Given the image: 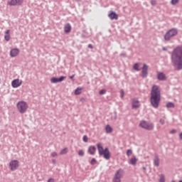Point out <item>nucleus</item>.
Wrapping results in <instances>:
<instances>
[{
	"label": "nucleus",
	"instance_id": "obj_25",
	"mask_svg": "<svg viewBox=\"0 0 182 182\" xmlns=\"http://www.w3.org/2000/svg\"><path fill=\"white\" fill-rule=\"evenodd\" d=\"M159 182H166V177L164 176V174L160 175Z\"/></svg>",
	"mask_w": 182,
	"mask_h": 182
},
{
	"label": "nucleus",
	"instance_id": "obj_2",
	"mask_svg": "<svg viewBox=\"0 0 182 182\" xmlns=\"http://www.w3.org/2000/svg\"><path fill=\"white\" fill-rule=\"evenodd\" d=\"M161 99V92L157 85H154L151 90L150 103L154 109H159L160 100Z\"/></svg>",
	"mask_w": 182,
	"mask_h": 182
},
{
	"label": "nucleus",
	"instance_id": "obj_15",
	"mask_svg": "<svg viewBox=\"0 0 182 182\" xmlns=\"http://www.w3.org/2000/svg\"><path fill=\"white\" fill-rule=\"evenodd\" d=\"M140 107V102L136 99L132 100V109H139Z\"/></svg>",
	"mask_w": 182,
	"mask_h": 182
},
{
	"label": "nucleus",
	"instance_id": "obj_34",
	"mask_svg": "<svg viewBox=\"0 0 182 182\" xmlns=\"http://www.w3.org/2000/svg\"><path fill=\"white\" fill-rule=\"evenodd\" d=\"M87 140H88L87 136L84 135V136H83V141H84L85 143H87Z\"/></svg>",
	"mask_w": 182,
	"mask_h": 182
},
{
	"label": "nucleus",
	"instance_id": "obj_31",
	"mask_svg": "<svg viewBox=\"0 0 182 182\" xmlns=\"http://www.w3.org/2000/svg\"><path fill=\"white\" fill-rule=\"evenodd\" d=\"M171 4L172 5H176V4H178V0H171Z\"/></svg>",
	"mask_w": 182,
	"mask_h": 182
},
{
	"label": "nucleus",
	"instance_id": "obj_48",
	"mask_svg": "<svg viewBox=\"0 0 182 182\" xmlns=\"http://www.w3.org/2000/svg\"><path fill=\"white\" fill-rule=\"evenodd\" d=\"M179 182H182V181H179Z\"/></svg>",
	"mask_w": 182,
	"mask_h": 182
},
{
	"label": "nucleus",
	"instance_id": "obj_6",
	"mask_svg": "<svg viewBox=\"0 0 182 182\" xmlns=\"http://www.w3.org/2000/svg\"><path fill=\"white\" fill-rule=\"evenodd\" d=\"M139 127L141 129H144L145 130H154V124L151 122H148L146 121H142L139 123Z\"/></svg>",
	"mask_w": 182,
	"mask_h": 182
},
{
	"label": "nucleus",
	"instance_id": "obj_22",
	"mask_svg": "<svg viewBox=\"0 0 182 182\" xmlns=\"http://www.w3.org/2000/svg\"><path fill=\"white\" fill-rule=\"evenodd\" d=\"M4 39L5 41H6L7 42L9 41V39H11V37L9 36V30H7L6 31L5 36H4Z\"/></svg>",
	"mask_w": 182,
	"mask_h": 182
},
{
	"label": "nucleus",
	"instance_id": "obj_19",
	"mask_svg": "<svg viewBox=\"0 0 182 182\" xmlns=\"http://www.w3.org/2000/svg\"><path fill=\"white\" fill-rule=\"evenodd\" d=\"M95 151H96V146H90L88 148V153H90L91 156H93Z\"/></svg>",
	"mask_w": 182,
	"mask_h": 182
},
{
	"label": "nucleus",
	"instance_id": "obj_20",
	"mask_svg": "<svg viewBox=\"0 0 182 182\" xmlns=\"http://www.w3.org/2000/svg\"><path fill=\"white\" fill-rule=\"evenodd\" d=\"M109 18H110L112 20L113 19H117L118 16L117 14L114 12V11H112L109 15H108Z\"/></svg>",
	"mask_w": 182,
	"mask_h": 182
},
{
	"label": "nucleus",
	"instance_id": "obj_47",
	"mask_svg": "<svg viewBox=\"0 0 182 182\" xmlns=\"http://www.w3.org/2000/svg\"><path fill=\"white\" fill-rule=\"evenodd\" d=\"M171 182H176V181L173 180Z\"/></svg>",
	"mask_w": 182,
	"mask_h": 182
},
{
	"label": "nucleus",
	"instance_id": "obj_13",
	"mask_svg": "<svg viewBox=\"0 0 182 182\" xmlns=\"http://www.w3.org/2000/svg\"><path fill=\"white\" fill-rule=\"evenodd\" d=\"M157 79H158V80L164 82V80H167V77H166V74H164V73H157Z\"/></svg>",
	"mask_w": 182,
	"mask_h": 182
},
{
	"label": "nucleus",
	"instance_id": "obj_43",
	"mask_svg": "<svg viewBox=\"0 0 182 182\" xmlns=\"http://www.w3.org/2000/svg\"><path fill=\"white\" fill-rule=\"evenodd\" d=\"M52 163H53V164H56V160L53 159V160H52Z\"/></svg>",
	"mask_w": 182,
	"mask_h": 182
},
{
	"label": "nucleus",
	"instance_id": "obj_1",
	"mask_svg": "<svg viewBox=\"0 0 182 182\" xmlns=\"http://www.w3.org/2000/svg\"><path fill=\"white\" fill-rule=\"evenodd\" d=\"M171 62L175 70H182V46H178L173 50Z\"/></svg>",
	"mask_w": 182,
	"mask_h": 182
},
{
	"label": "nucleus",
	"instance_id": "obj_35",
	"mask_svg": "<svg viewBox=\"0 0 182 182\" xmlns=\"http://www.w3.org/2000/svg\"><path fill=\"white\" fill-rule=\"evenodd\" d=\"M141 170H142L144 174H146V171L147 170V168H146V166H142Z\"/></svg>",
	"mask_w": 182,
	"mask_h": 182
},
{
	"label": "nucleus",
	"instance_id": "obj_17",
	"mask_svg": "<svg viewBox=\"0 0 182 182\" xmlns=\"http://www.w3.org/2000/svg\"><path fill=\"white\" fill-rule=\"evenodd\" d=\"M137 161H139V159H137L136 156H133L130 159L129 164H132V166H136V164H137Z\"/></svg>",
	"mask_w": 182,
	"mask_h": 182
},
{
	"label": "nucleus",
	"instance_id": "obj_26",
	"mask_svg": "<svg viewBox=\"0 0 182 182\" xmlns=\"http://www.w3.org/2000/svg\"><path fill=\"white\" fill-rule=\"evenodd\" d=\"M134 70H136V72H139L140 68H139V63H135L133 66Z\"/></svg>",
	"mask_w": 182,
	"mask_h": 182
},
{
	"label": "nucleus",
	"instance_id": "obj_14",
	"mask_svg": "<svg viewBox=\"0 0 182 182\" xmlns=\"http://www.w3.org/2000/svg\"><path fill=\"white\" fill-rule=\"evenodd\" d=\"M19 55V49L18 48H13L10 51V56L11 58H16V56H18Z\"/></svg>",
	"mask_w": 182,
	"mask_h": 182
},
{
	"label": "nucleus",
	"instance_id": "obj_45",
	"mask_svg": "<svg viewBox=\"0 0 182 182\" xmlns=\"http://www.w3.org/2000/svg\"><path fill=\"white\" fill-rule=\"evenodd\" d=\"M73 77H75V75L70 76V79H71V80L73 79Z\"/></svg>",
	"mask_w": 182,
	"mask_h": 182
},
{
	"label": "nucleus",
	"instance_id": "obj_21",
	"mask_svg": "<svg viewBox=\"0 0 182 182\" xmlns=\"http://www.w3.org/2000/svg\"><path fill=\"white\" fill-rule=\"evenodd\" d=\"M106 133H112L113 132V128L110 125L107 124L105 127Z\"/></svg>",
	"mask_w": 182,
	"mask_h": 182
},
{
	"label": "nucleus",
	"instance_id": "obj_44",
	"mask_svg": "<svg viewBox=\"0 0 182 182\" xmlns=\"http://www.w3.org/2000/svg\"><path fill=\"white\" fill-rule=\"evenodd\" d=\"M179 139L180 140H182V132L179 134Z\"/></svg>",
	"mask_w": 182,
	"mask_h": 182
},
{
	"label": "nucleus",
	"instance_id": "obj_23",
	"mask_svg": "<svg viewBox=\"0 0 182 182\" xmlns=\"http://www.w3.org/2000/svg\"><path fill=\"white\" fill-rule=\"evenodd\" d=\"M82 88H80V87H77V89H75V95H80V93H82Z\"/></svg>",
	"mask_w": 182,
	"mask_h": 182
},
{
	"label": "nucleus",
	"instance_id": "obj_41",
	"mask_svg": "<svg viewBox=\"0 0 182 182\" xmlns=\"http://www.w3.org/2000/svg\"><path fill=\"white\" fill-rule=\"evenodd\" d=\"M88 48H89L90 49H93V45L89 44V45H88Z\"/></svg>",
	"mask_w": 182,
	"mask_h": 182
},
{
	"label": "nucleus",
	"instance_id": "obj_7",
	"mask_svg": "<svg viewBox=\"0 0 182 182\" xmlns=\"http://www.w3.org/2000/svg\"><path fill=\"white\" fill-rule=\"evenodd\" d=\"M124 174V170L119 168L115 173L114 178L112 179V182H122V177Z\"/></svg>",
	"mask_w": 182,
	"mask_h": 182
},
{
	"label": "nucleus",
	"instance_id": "obj_28",
	"mask_svg": "<svg viewBox=\"0 0 182 182\" xmlns=\"http://www.w3.org/2000/svg\"><path fill=\"white\" fill-rule=\"evenodd\" d=\"M132 154H133V151H132V149H128L127 151V156H128V157H129V156H132Z\"/></svg>",
	"mask_w": 182,
	"mask_h": 182
},
{
	"label": "nucleus",
	"instance_id": "obj_36",
	"mask_svg": "<svg viewBox=\"0 0 182 182\" xmlns=\"http://www.w3.org/2000/svg\"><path fill=\"white\" fill-rule=\"evenodd\" d=\"M156 4L157 2L156 1V0L151 1V5H152V6H154Z\"/></svg>",
	"mask_w": 182,
	"mask_h": 182
},
{
	"label": "nucleus",
	"instance_id": "obj_33",
	"mask_svg": "<svg viewBox=\"0 0 182 182\" xmlns=\"http://www.w3.org/2000/svg\"><path fill=\"white\" fill-rule=\"evenodd\" d=\"M120 97H122V99L124 97V91L123 90H122L120 92Z\"/></svg>",
	"mask_w": 182,
	"mask_h": 182
},
{
	"label": "nucleus",
	"instance_id": "obj_32",
	"mask_svg": "<svg viewBox=\"0 0 182 182\" xmlns=\"http://www.w3.org/2000/svg\"><path fill=\"white\" fill-rule=\"evenodd\" d=\"M159 123L163 126L166 123V120L164 119H160Z\"/></svg>",
	"mask_w": 182,
	"mask_h": 182
},
{
	"label": "nucleus",
	"instance_id": "obj_49",
	"mask_svg": "<svg viewBox=\"0 0 182 182\" xmlns=\"http://www.w3.org/2000/svg\"><path fill=\"white\" fill-rule=\"evenodd\" d=\"M77 1H80V0H77Z\"/></svg>",
	"mask_w": 182,
	"mask_h": 182
},
{
	"label": "nucleus",
	"instance_id": "obj_38",
	"mask_svg": "<svg viewBox=\"0 0 182 182\" xmlns=\"http://www.w3.org/2000/svg\"><path fill=\"white\" fill-rule=\"evenodd\" d=\"M106 93V90H101L100 91V95H105Z\"/></svg>",
	"mask_w": 182,
	"mask_h": 182
},
{
	"label": "nucleus",
	"instance_id": "obj_46",
	"mask_svg": "<svg viewBox=\"0 0 182 182\" xmlns=\"http://www.w3.org/2000/svg\"><path fill=\"white\" fill-rule=\"evenodd\" d=\"M114 119H117V116H115V117H114Z\"/></svg>",
	"mask_w": 182,
	"mask_h": 182
},
{
	"label": "nucleus",
	"instance_id": "obj_40",
	"mask_svg": "<svg viewBox=\"0 0 182 182\" xmlns=\"http://www.w3.org/2000/svg\"><path fill=\"white\" fill-rule=\"evenodd\" d=\"M47 182H55V179L53 178H49Z\"/></svg>",
	"mask_w": 182,
	"mask_h": 182
},
{
	"label": "nucleus",
	"instance_id": "obj_8",
	"mask_svg": "<svg viewBox=\"0 0 182 182\" xmlns=\"http://www.w3.org/2000/svg\"><path fill=\"white\" fill-rule=\"evenodd\" d=\"M141 70V77H143V79H146V77H147L149 75V65L144 63Z\"/></svg>",
	"mask_w": 182,
	"mask_h": 182
},
{
	"label": "nucleus",
	"instance_id": "obj_30",
	"mask_svg": "<svg viewBox=\"0 0 182 182\" xmlns=\"http://www.w3.org/2000/svg\"><path fill=\"white\" fill-rule=\"evenodd\" d=\"M90 163L92 164V166H95V164H96V163H97V161L95 158H92Z\"/></svg>",
	"mask_w": 182,
	"mask_h": 182
},
{
	"label": "nucleus",
	"instance_id": "obj_16",
	"mask_svg": "<svg viewBox=\"0 0 182 182\" xmlns=\"http://www.w3.org/2000/svg\"><path fill=\"white\" fill-rule=\"evenodd\" d=\"M154 165L156 166V167H159V166H160V158H159V155L157 154H155L154 156Z\"/></svg>",
	"mask_w": 182,
	"mask_h": 182
},
{
	"label": "nucleus",
	"instance_id": "obj_10",
	"mask_svg": "<svg viewBox=\"0 0 182 182\" xmlns=\"http://www.w3.org/2000/svg\"><path fill=\"white\" fill-rule=\"evenodd\" d=\"M23 4V0H10L8 1V5L10 6H19Z\"/></svg>",
	"mask_w": 182,
	"mask_h": 182
},
{
	"label": "nucleus",
	"instance_id": "obj_18",
	"mask_svg": "<svg viewBox=\"0 0 182 182\" xmlns=\"http://www.w3.org/2000/svg\"><path fill=\"white\" fill-rule=\"evenodd\" d=\"M70 31H72V26L70 23H67L64 27V31L65 33H70Z\"/></svg>",
	"mask_w": 182,
	"mask_h": 182
},
{
	"label": "nucleus",
	"instance_id": "obj_42",
	"mask_svg": "<svg viewBox=\"0 0 182 182\" xmlns=\"http://www.w3.org/2000/svg\"><path fill=\"white\" fill-rule=\"evenodd\" d=\"M162 50H164V51H165V52H167V48L163 47V48H162Z\"/></svg>",
	"mask_w": 182,
	"mask_h": 182
},
{
	"label": "nucleus",
	"instance_id": "obj_37",
	"mask_svg": "<svg viewBox=\"0 0 182 182\" xmlns=\"http://www.w3.org/2000/svg\"><path fill=\"white\" fill-rule=\"evenodd\" d=\"M177 133V130L176 129H172L170 131V134H176Z\"/></svg>",
	"mask_w": 182,
	"mask_h": 182
},
{
	"label": "nucleus",
	"instance_id": "obj_24",
	"mask_svg": "<svg viewBox=\"0 0 182 182\" xmlns=\"http://www.w3.org/2000/svg\"><path fill=\"white\" fill-rule=\"evenodd\" d=\"M166 107H167V109H171V108L174 107V103H173V102H168L166 104Z\"/></svg>",
	"mask_w": 182,
	"mask_h": 182
},
{
	"label": "nucleus",
	"instance_id": "obj_12",
	"mask_svg": "<svg viewBox=\"0 0 182 182\" xmlns=\"http://www.w3.org/2000/svg\"><path fill=\"white\" fill-rule=\"evenodd\" d=\"M22 85V81H21L19 79L14 80L11 82L12 87L16 88L19 87Z\"/></svg>",
	"mask_w": 182,
	"mask_h": 182
},
{
	"label": "nucleus",
	"instance_id": "obj_5",
	"mask_svg": "<svg viewBox=\"0 0 182 182\" xmlns=\"http://www.w3.org/2000/svg\"><path fill=\"white\" fill-rule=\"evenodd\" d=\"M28 107H29V106H28V103H26V102L25 101H19L17 103V109L19 113H21V114L26 113V111L28 110Z\"/></svg>",
	"mask_w": 182,
	"mask_h": 182
},
{
	"label": "nucleus",
	"instance_id": "obj_27",
	"mask_svg": "<svg viewBox=\"0 0 182 182\" xmlns=\"http://www.w3.org/2000/svg\"><path fill=\"white\" fill-rule=\"evenodd\" d=\"M66 153H68V149L65 148L61 150V151L60 152V154H66Z\"/></svg>",
	"mask_w": 182,
	"mask_h": 182
},
{
	"label": "nucleus",
	"instance_id": "obj_29",
	"mask_svg": "<svg viewBox=\"0 0 182 182\" xmlns=\"http://www.w3.org/2000/svg\"><path fill=\"white\" fill-rule=\"evenodd\" d=\"M78 156H80V157H83L85 156V152H83L82 150H80L78 151Z\"/></svg>",
	"mask_w": 182,
	"mask_h": 182
},
{
	"label": "nucleus",
	"instance_id": "obj_11",
	"mask_svg": "<svg viewBox=\"0 0 182 182\" xmlns=\"http://www.w3.org/2000/svg\"><path fill=\"white\" fill-rule=\"evenodd\" d=\"M66 79V77L61 76L59 78L53 77L50 78L51 83H59L60 82H63Z\"/></svg>",
	"mask_w": 182,
	"mask_h": 182
},
{
	"label": "nucleus",
	"instance_id": "obj_4",
	"mask_svg": "<svg viewBox=\"0 0 182 182\" xmlns=\"http://www.w3.org/2000/svg\"><path fill=\"white\" fill-rule=\"evenodd\" d=\"M178 33V31L177 28H171L168 30L164 35V39L166 42H168L171 39V38H174V36H176V35Z\"/></svg>",
	"mask_w": 182,
	"mask_h": 182
},
{
	"label": "nucleus",
	"instance_id": "obj_9",
	"mask_svg": "<svg viewBox=\"0 0 182 182\" xmlns=\"http://www.w3.org/2000/svg\"><path fill=\"white\" fill-rule=\"evenodd\" d=\"M10 170L15 171L19 167V161L18 160H13L9 163Z\"/></svg>",
	"mask_w": 182,
	"mask_h": 182
},
{
	"label": "nucleus",
	"instance_id": "obj_3",
	"mask_svg": "<svg viewBox=\"0 0 182 182\" xmlns=\"http://www.w3.org/2000/svg\"><path fill=\"white\" fill-rule=\"evenodd\" d=\"M97 147L98 149V153L100 156H103L105 160H110V151H109L108 148L103 149V146L100 145V144H97Z\"/></svg>",
	"mask_w": 182,
	"mask_h": 182
},
{
	"label": "nucleus",
	"instance_id": "obj_39",
	"mask_svg": "<svg viewBox=\"0 0 182 182\" xmlns=\"http://www.w3.org/2000/svg\"><path fill=\"white\" fill-rule=\"evenodd\" d=\"M56 156H58V153H56L55 151L51 154L52 157H56Z\"/></svg>",
	"mask_w": 182,
	"mask_h": 182
}]
</instances>
